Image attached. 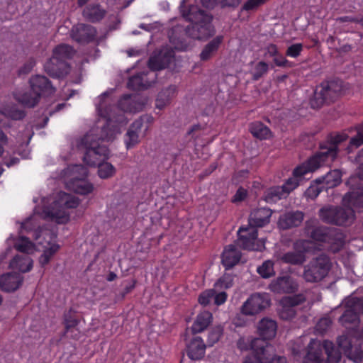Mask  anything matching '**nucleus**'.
Masks as SVG:
<instances>
[{"label": "nucleus", "instance_id": "17", "mask_svg": "<svg viewBox=\"0 0 363 363\" xmlns=\"http://www.w3.org/2000/svg\"><path fill=\"white\" fill-rule=\"evenodd\" d=\"M348 138L346 133H330L327 135L326 140L320 143L319 149L325 150L330 157L335 160L340 152L339 145L346 141Z\"/></svg>", "mask_w": 363, "mask_h": 363}, {"label": "nucleus", "instance_id": "18", "mask_svg": "<svg viewBox=\"0 0 363 363\" xmlns=\"http://www.w3.org/2000/svg\"><path fill=\"white\" fill-rule=\"evenodd\" d=\"M30 88L35 94H39L40 99L42 96L52 95L56 89L52 86L50 80L43 75L36 74L32 76L28 81Z\"/></svg>", "mask_w": 363, "mask_h": 363}, {"label": "nucleus", "instance_id": "16", "mask_svg": "<svg viewBox=\"0 0 363 363\" xmlns=\"http://www.w3.org/2000/svg\"><path fill=\"white\" fill-rule=\"evenodd\" d=\"M96 28L89 24L79 23L72 27L71 37L80 44H89L96 40Z\"/></svg>", "mask_w": 363, "mask_h": 363}, {"label": "nucleus", "instance_id": "14", "mask_svg": "<svg viewBox=\"0 0 363 363\" xmlns=\"http://www.w3.org/2000/svg\"><path fill=\"white\" fill-rule=\"evenodd\" d=\"M174 51L172 48L155 51L148 60L147 65L151 70V74L155 71H160L168 67L174 58Z\"/></svg>", "mask_w": 363, "mask_h": 363}, {"label": "nucleus", "instance_id": "10", "mask_svg": "<svg viewBox=\"0 0 363 363\" xmlns=\"http://www.w3.org/2000/svg\"><path fill=\"white\" fill-rule=\"evenodd\" d=\"M346 308L339 321L347 328L350 325H356L359 323V314H363V301L357 297L348 299L345 304Z\"/></svg>", "mask_w": 363, "mask_h": 363}, {"label": "nucleus", "instance_id": "33", "mask_svg": "<svg viewBox=\"0 0 363 363\" xmlns=\"http://www.w3.org/2000/svg\"><path fill=\"white\" fill-rule=\"evenodd\" d=\"M213 320V315L211 312L203 311L199 313L192 326L191 327L190 332L192 335H195L199 333L204 331L210 325Z\"/></svg>", "mask_w": 363, "mask_h": 363}, {"label": "nucleus", "instance_id": "54", "mask_svg": "<svg viewBox=\"0 0 363 363\" xmlns=\"http://www.w3.org/2000/svg\"><path fill=\"white\" fill-rule=\"evenodd\" d=\"M269 71V65L264 62L260 61L256 64L254 71L252 74V80L258 81L263 77Z\"/></svg>", "mask_w": 363, "mask_h": 363}, {"label": "nucleus", "instance_id": "9", "mask_svg": "<svg viewBox=\"0 0 363 363\" xmlns=\"http://www.w3.org/2000/svg\"><path fill=\"white\" fill-rule=\"evenodd\" d=\"M338 347L344 354L354 363L363 360V343L357 342L347 335H340L337 338Z\"/></svg>", "mask_w": 363, "mask_h": 363}, {"label": "nucleus", "instance_id": "42", "mask_svg": "<svg viewBox=\"0 0 363 363\" xmlns=\"http://www.w3.org/2000/svg\"><path fill=\"white\" fill-rule=\"evenodd\" d=\"M175 89L174 86H170L160 91L156 98L155 107L162 110L169 103Z\"/></svg>", "mask_w": 363, "mask_h": 363}, {"label": "nucleus", "instance_id": "53", "mask_svg": "<svg viewBox=\"0 0 363 363\" xmlns=\"http://www.w3.org/2000/svg\"><path fill=\"white\" fill-rule=\"evenodd\" d=\"M257 271L261 277L268 279L275 274L274 262L271 260L264 261L262 264L257 268Z\"/></svg>", "mask_w": 363, "mask_h": 363}, {"label": "nucleus", "instance_id": "15", "mask_svg": "<svg viewBox=\"0 0 363 363\" xmlns=\"http://www.w3.org/2000/svg\"><path fill=\"white\" fill-rule=\"evenodd\" d=\"M298 288L296 280L289 274L278 277L269 285V289L275 294H295Z\"/></svg>", "mask_w": 363, "mask_h": 363}, {"label": "nucleus", "instance_id": "34", "mask_svg": "<svg viewBox=\"0 0 363 363\" xmlns=\"http://www.w3.org/2000/svg\"><path fill=\"white\" fill-rule=\"evenodd\" d=\"M322 182L325 191L337 187L342 183V172L339 169L330 170L326 174L318 178Z\"/></svg>", "mask_w": 363, "mask_h": 363}, {"label": "nucleus", "instance_id": "41", "mask_svg": "<svg viewBox=\"0 0 363 363\" xmlns=\"http://www.w3.org/2000/svg\"><path fill=\"white\" fill-rule=\"evenodd\" d=\"M352 131H355L356 135L350 138L349 145L346 148L348 153L352 152L354 148H357L363 145V124H359L349 130V132Z\"/></svg>", "mask_w": 363, "mask_h": 363}, {"label": "nucleus", "instance_id": "8", "mask_svg": "<svg viewBox=\"0 0 363 363\" xmlns=\"http://www.w3.org/2000/svg\"><path fill=\"white\" fill-rule=\"evenodd\" d=\"M270 295L267 293H253L243 303L241 311L250 316L261 313L271 306Z\"/></svg>", "mask_w": 363, "mask_h": 363}, {"label": "nucleus", "instance_id": "47", "mask_svg": "<svg viewBox=\"0 0 363 363\" xmlns=\"http://www.w3.org/2000/svg\"><path fill=\"white\" fill-rule=\"evenodd\" d=\"M306 301V297L302 294H294L291 296H284L280 300V304L283 308H292L298 306Z\"/></svg>", "mask_w": 363, "mask_h": 363}, {"label": "nucleus", "instance_id": "60", "mask_svg": "<svg viewBox=\"0 0 363 363\" xmlns=\"http://www.w3.org/2000/svg\"><path fill=\"white\" fill-rule=\"evenodd\" d=\"M154 121V118L150 115H143L133 123V127L135 129H141L144 123H146L145 129L149 128V125Z\"/></svg>", "mask_w": 363, "mask_h": 363}, {"label": "nucleus", "instance_id": "11", "mask_svg": "<svg viewBox=\"0 0 363 363\" xmlns=\"http://www.w3.org/2000/svg\"><path fill=\"white\" fill-rule=\"evenodd\" d=\"M184 340L185 352L191 360L199 361L204 358L207 345L201 337L195 335L190 337L189 328H186L184 334Z\"/></svg>", "mask_w": 363, "mask_h": 363}, {"label": "nucleus", "instance_id": "30", "mask_svg": "<svg viewBox=\"0 0 363 363\" xmlns=\"http://www.w3.org/2000/svg\"><path fill=\"white\" fill-rule=\"evenodd\" d=\"M223 35H216L206 44L199 55L201 61L206 62L214 57L223 43Z\"/></svg>", "mask_w": 363, "mask_h": 363}, {"label": "nucleus", "instance_id": "31", "mask_svg": "<svg viewBox=\"0 0 363 363\" xmlns=\"http://www.w3.org/2000/svg\"><path fill=\"white\" fill-rule=\"evenodd\" d=\"M61 177L65 179V182L67 180L76 179H86L89 175V170L83 164H72L64 169L61 174Z\"/></svg>", "mask_w": 363, "mask_h": 363}, {"label": "nucleus", "instance_id": "32", "mask_svg": "<svg viewBox=\"0 0 363 363\" xmlns=\"http://www.w3.org/2000/svg\"><path fill=\"white\" fill-rule=\"evenodd\" d=\"M106 11L99 4H88L82 11L83 17L89 22H100L106 16Z\"/></svg>", "mask_w": 363, "mask_h": 363}, {"label": "nucleus", "instance_id": "43", "mask_svg": "<svg viewBox=\"0 0 363 363\" xmlns=\"http://www.w3.org/2000/svg\"><path fill=\"white\" fill-rule=\"evenodd\" d=\"M325 191L322 182L318 178L311 181L310 186L304 191V196L308 200H315L320 192Z\"/></svg>", "mask_w": 363, "mask_h": 363}, {"label": "nucleus", "instance_id": "13", "mask_svg": "<svg viewBox=\"0 0 363 363\" xmlns=\"http://www.w3.org/2000/svg\"><path fill=\"white\" fill-rule=\"evenodd\" d=\"M79 323V315L77 311L72 307L65 311L62 323L64 325V330L61 334V337H70L78 340L80 337V330L77 328Z\"/></svg>", "mask_w": 363, "mask_h": 363}, {"label": "nucleus", "instance_id": "4", "mask_svg": "<svg viewBox=\"0 0 363 363\" xmlns=\"http://www.w3.org/2000/svg\"><path fill=\"white\" fill-rule=\"evenodd\" d=\"M345 89L344 82L338 77L323 80L316 86L310 105L313 109H320L325 105H330L337 101Z\"/></svg>", "mask_w": 363, "mask_h": 363}, {"label": "nucleus", "instance_id": "50", "mask_svg": "<svg viewBox=\"0 0 363 363\" xmlns=\"http://www.w3.org/2000/svg\"><path fill=\"white\" fill-rule=\"evenodd\" d=\"M223 333L224 328L221 325H218L212 328L208 335V345L212 347L214 344L217 343L223 335Z\"/></svg>", "mask_w": 363, "mask_h": 363}, {"label": "nucleus", "instance_id": "25", "mask_svg": "<svg viewBox=\"0 0 363 363\" xmlns=\"http://www.w3.org/2000/svg\"><path fill=\"white\" fill-rule=\"evenodd\" d=\"M304 218V213L302 211H289L281 215L277 222L280 229L288 230L301 225Z\"/></svg>", "mask_w": 363, "mask_h": 363}, {"label": "nucleus", "instance_id": "56", "mask_svg": "<svg viewBox=\"0 0 363 363\" xmlns=\"http://www.w3.org/2000/svg\"><path fill=\"white\" fill-rule=\"evenodd\" d=\"M248 230L247 228H240L238 231V238L241 241V247L242 248L243 244L249 240L251 242H253L257 240L258 232L257 228H252L251 232H249L247 235H242L241 232H247Z\"/></svg>", "mask_w": 363, "mask_h": 363}, {"label": "nucleus", "instance_id": "49", "mask_svg": "<svg viewBox=\"0 0 363 363\" xmlns=\"http://www.w3.org/2000/svg\"><path fill=\"white\" fill-rule=\"evenodd\" d=\"M141 129H135L133 127V123L129 127L125 135L127 139L125 140V146L127 149H131L140 143L138 133Z\"/></svg>", "mask_w": 363, "mask_h": 363}, {"label": "nucleus", "instance_id": "52", "mask_svg": "<svg viewBox=\"0 0 363 363\" xmlns=\"http://www.w3.org/2000/svg\"><path fill=\"white\" fill-rule=\"evenodd\" d=\"M65 209L76 208L79 204V199L70 194L63 193V196L57 199Z\"/></svg>", "mask_w": 363, "mask_h": 363}, {"label": "nucleus", "instance_id": "24", "mask_svg": "<svg viewBox=\"0 0 363 363\" xmlns=\"http://www.w3.org/2000/svg\"><path fill=\"white\" fill-rule=\"evenodd\" d=\"M277 330V323L275 320L268 317L262 318L257 323V338L265 341H269L275 337Z\"/></svg>", "mask_w": 363, "mask_h": 363}, {"label": "nucleus", "instance_id": "23", "mask_svg": "<svg viewBox=\"0 0 363 363\" xmlns=\"http://www.w3.org/2000/svg\"><path fill=\"white\" fill-rule=\"evenodd\" d=\"M273 211L269 208H257L251 211L248 223L252 228H262L270 223Z\"/></svg>", "mask_w": 363, "mask_h": 363}, {"label": "nucleus", "instance_id": "37", "mask_svg": "<svg viewBox=\"0 0 363 363\" xmlns=\"http://www.w3.org/2000/svg\"><path fill=\"white\" fill-rule=\"evenodd\" d=\"M284 191V190L280 186H271L264 191L261 199L269 203H277L278 201L286 198Z\"/></svg>", "mask_w": 363, "mask_h": 363}, {"label": "nucleus", "instance_id": "35", "mask_svg": "<svg viewBox=\"0 0 363 363\" xmlns=\"http://www.w3.org/2000/svg\"><path fill=\"white\" fill-rule=\"evenodd\" d=\"M33 260L28 255H16L10 262L9 268L26 273L33 269Z\"/></svg>", "mask_w": 363, "mask_h": 363}, {"label": "nucleus", "instance_id": "1", "mask_svg": "<svg viewBox=\"0 0 363 363\" xmlns=\"http://www.w3.org/2000/svg\"><path fill=\"white\" fill-rule=\"evenodd\" d=\"M195 0H182L180 13L185 21L191 22L185 29L186 35L195 40L207 41L214 37L216 29L213 24V16L195 4Z\"/></svg>", "mask_w": 363, "mask_h": 363}, {"label": "nucleus", "instance_id": "45", "mask_svg": "<svg viewBox=\"0 0 363 363\" xmlns=\"http://www.w3.org/2000/svg\"><path fill=\"white\" fill-rule=\"evenodd\" d=\"M281 260L287 264H302L306 261V256L303 251L288 252L281 256Z\"/></svg>", "mask_w": 363, "mask_h": 363}, {"label": "nucleus", "instance_id": "64", "mask_svg": "<svg viewBox=\"0 0 363 363\" xmlns=\"http://www.w3.org/2000/svg\"><path fill=\"white\" fill-rule=\"evenodd\" d=\"M303 45L301 43H295L288 47L286 51V55L292 57H297L301 55Z\"/></svg>", "mask_w": 363, "mask_h": 363}, {"label": "nucleus", "instance_id": "61", "mask_svg": "<svg viewBox=\"0 0 363 363\" xmlns=\"http://www.w3.org/2000/svg\"><path fill=\"white\" fill-rule=\"evenodd\" d=\"M254 338L253 337H249L247 340L244 337H240L237 341V347L241 351L250 350L252 352Z\"/></svg>", "mask_w": 363, "mask_h": 363}, {"label": "nucleus", "instance_id": "7", "mask_svg": "<svg viewBox=\"0 0 363 363\" xmlns=\"http://www.w3.org/2000/svg\"><path fill=\"white\" fill-rule=\"evenodd\" d=\"M350 207L344 208L340 206L328 205L322 207L318 212L320 220L328 224L342 225L346 224L351 216H354V211L351 205L345 203Z\"/></svg>", "mask_w": 363, "mask_h": 363}, {"label": "nucleus", "instance_id": "57", "mask_svg": "<svg viewBox=\"0 0 363 363\" xmlns=\"http://www.w3.org/2000/svg\"><path fill=\"white\" fill-rule=\"evenodd\" d=\"M35 59L33 57H29L28 60L17 70V76L18 77H21L23 76L28 75L29 73L31 72L33 67L35 66Z\"/></svg>", "mask_w": 363, "mask_h": 363}, {"label": "nucleus", "instance_id": "63", "mask_svg": "<svg viewBox=\"0 0 363 363\" xmlns=\"http://www.w3.org/2000/svg\"><path fill=\"white\" fill-rule=\"evenodd\" d=\"M248 315L243 313L241 311L240 313H237L236 315L233 318L231 324L237 327H245L248 323V319L247 316Z\"/></svg>", "mask_w": 363, "mask_h": 363}, {"label": "nucleus", "instance_id": "36", "mask_svg": "<svg viewBox=\"0 0 363 363\" xmlns=\"http://www.w3.org/2000/svg\"><path fill=\"white\" fill-rule=\"evenodd\" d=\"M15 99L26 108H34L40 101L39 94H35L30 88L29 90L18 92L14 96Z\"/></svg>", "mask_w": 363, "mask_h": 363}, {"label": "nucleus", "instance_id": "5", "mask_svg": "<svg viewBox=\"0 0 363 363\" xmlns=\"http://www.w3.org/2000/svg\"><path fill=\"white\" fill-rule=\"evenodd\" d=\"M330 340H326L321 343L311 339L306 347V358L313 363H338L342 357V352Z\"/></svg>", "mask_w": 363, "mask_h": 363}, {"label": "nucleus", "instance_id": "6", "mask_svg": "<svg viewBox=\"0 0 363 363\" xmlns=\"http://www.w3.org/2000/svg\"><path fill=\"white\" fill-rule=\"evenodd\" d=\"M332 267L330 257L324 252L313 257L304 267L303 277L306 282L316 283L323 280Z\"/></svg>", "mask_w": 363, "mask_h": 363}, {"label": "nucleus", "instance_id": "51", "mask_svg": "<svg viewBox=\"0 0 363 363\" xmlns=\"http://www.w3.org/2000/svg\"><path fill=\"white\" fill-rule=\"evenodd\" d=\"M234 275L224 273L215 283L214 287L218 289H228L233 286Z\"/></svg>", "mask_w": 363, "mask_h": 363}, {"label": "nucleus", "instance_id": "59", "mask_svg": "<svg viewBox=\"0 0 363 363\" xmlns=\"http://www.w3.org/2000/svg\"><path fill=\"white\" fill-rule=\"evenodd\" d=\"M213 296H215V289H206L201 292L198 298V302L203 306H206L210 304L211 301L213 298Z\"/></svg>", "mask_w": 363, "mask_h": 363}, {"label": "nucleus", "instance_id": "28", "mask_svg": "<svg viewBox=\"0 0 363 363\" xmlns=\"http://www.w3.org/2000/svg\"><path fill=\"white\" fill-rule=\"evenodd\" d=\"M66 187L77 194L88 195L94 191V185L86 179H76L66 182Z\"/></svg>", "mask_w": 363, "mask_h": 363}, {"label": "nucleus", "instance_id": "39", "mask_svg": "<svg viewBox=\"0 0 363 363\" xmlns=\"http://www.w3.org/2000/svg\"><path fill=\"white\" fill-rule=\"evenodd\" d=\"M249 130L253 137L260 140L269 138L272 134L270 129L260 121L252 123Z\"/></svg>", "mask_w": 363, "mask_h": 363}, {"label": "nucleus", "instance_id": "44", "mask_svg": "<svg viewBox=\"0 0 363 363\" xmlns=\"http://www.w3.org/2000/svg\"><path fill=\"white\" fill-rule=\"evenodd\" d=\"M14 248L18 252L30 254L35 249V245L26 236H19L18 241L14 243Z\"/></svg>", "mask_w": 363, "mask_h": 363}, {"label": "nucleus", "instance_id": "58", "mask_svg": "<svg viewBox=\"0 0 363 363\" xmlns=\"http://www.w3.org/2000/svg\"><path fill=\"white\" fill-rule=\"evenodd\" d=\"M300 182L298 179H296L294 177H290L286 180L284 184L281 186L282 189L284 190V193L287 197V196L294 191L297 186H298Z\"/></svg>", "mask_w": 363, "mask_h": 363}, {"label": "nucleus", "instance_id": "2", "mask_svg": "<svg viewBox=\"0 0 363 363\" xmlns=\"http://www.w3.org/2000/svg\"><path fill=\"white\" fill-rule=\"evenodd\" d=\"M94 136L84 135L77 142V149L83 153L82 161L89 167H98L97 174L102 179L113 177L116 169L107 160L110 157L108 147L103 142L94 140Z\"/></svg>", "mask_w": 363, "mask_h": 363}, {"label": "nucleus", "instance_id": "19", "mask_svg": "<svg viewBox=\"0 0 363 363\" xmlns=\"http://www.w3.org/2000/svg\"><path fill=\"white\" fill-rule=\"evenodd\" d=\"M44 69L50 77L60 79L69 73L71 67L69 62L51 57L45 63Z\"/></svg>", "mask_w": 363, "mask_h": 363}, {"label": "nucleus", "instance_id": "38", "mask_svg": "<svg viewBox=\"0 0 363 363\" xmlns=\"http://www.w3.org/2000/svg\"><path fill=\"white\" fill-rule=\"evenodd\" d=\"M75 52L73 47L62 43L55 47L52 50V57H55L61 61L67 62V60H71L74 57Z\"/></svg>", "mask_w": 363, "mask_h": 363}, {"label": "nucleus", "instance_id": "62", "mask_svg": "<svg viewBox=\"0 0 363 363\" xmlns=\"http://www.w3.org/2000/svg\"><path fill=\"white\" fill-rule=\"evenodd\" d=\"M264 242L263 240H256L253 242L247 240L242 246L243 250L252 251H262L264 249Z\"/></svg>", "mask_w": 363, "mask_h": 363}, {"label": "nucleus", "instance_id": "22", "mask_svg": "<svg viewBox=\"0 0 363 363\" xmlns=\"http://www.w3.org/2000/svg\"><path fill=\"white\" fill-rule=\"evenodd\" d=\"M23 283V277L18 272H11L0 276V289L4 292H14Z\"/></svg>", "mask_w": 363, "mask_h": 363}, {"label": "nucleus", "instance_id": "27", "mask_svg": "<svg viewBox=\"0 0 363 363\" xmlns=\"http://www.w3.org/2000/svg\"><path fill=\"white\" fill-rule=\"evenodd\" d=\"M46 214L57 224H67L70 220L69 213L66 211L65 208L62 207L58 200L54 201L50 204Z\"/></svg>", "mask_w": 363, "mask_h": 363}, {"label": "nucleus", "instance_id": "21", "mask_svg": "<svg viewBox=\"0 0 363 363\" xmlns=\"http://www.w3.org/2000/svg\"><path fill=\"white\" fill-rule=\"evenodd\" d=\"M150 74L141 72L130 77L127 82V87L133 91H143L149 89L157 79L156 73H153V77L151 78L148 77Z\"/></svg>", "mask_w": 363, "mask_h": 363}, {"label": "nucleus", "instance_id": "12", "mask_svg": "<svg viewBox=\"0 0 363 363\" xmlns=\"http://www.w3.org/2000/svg\"><path fill=\"white\" fill-rule=\"evenodd\" d=\"M252 352L248 354L259 363H268L277 354L276 348L269 341L254 338Z\"/></svg>", "mask_w": 363, "mask_h": 363}, {"label": "nucleus", "instance_id": "20", "mask_svg": "<svg viewBox=\"0 0 363 363\" xmlns=\"http://www.w3.org/2000/svg\"><path fill=\"white\" fill-rule=\"evenodd\" d=\"M318 224V221L315 218L306 220L304 226L305 235L314 241L325 242L331 228L320 226Z\"/></svg>", "mask_w": 363, "mask_h": 363}, {"label": "nucleus", "instance_id": "48", "mask_svg": "<svg viewBox=\"0 0 363 363\" xmlns=\"http://www.w3.org/2000/svg\"><path fill=\"white\" fill-rule=\"evenodd\" d=\"M241 257L240 254H233L232 252H223L221 255V263L226 270L236 265Z\"/></svg>", "mask_w": 363, "mask_h": 363}, {"label": "nucleus", "instance_id": "46", "mask_svg": "<svg viewBox=\"0 0 363 363\" xmlns=\"http://www.w3.org/2000/svg\"><path fill=\"white\" fill-rule=\"evenodd\" d=\"M60 246L58 244L53 243L50 247L45 248L43 254L39 257V263L40 267L44 268L49 264L52 257L58 252Z\"/></svg>", "mask_w": 363, "mask_h": 363}, {"label": "nucleus", "instance_id": "26", "mask_svg": "<svg viewBox=\"0 0 363 363\" xmlns=\"http://www.w3.org/2000/svg\"><path fill=\"white\" fill-rule=\"evenodd\" d=\"M334 161L325 150L319 149V151L310 157L304 164L306 165L308 170L314 172L321 166L330 165Z\"/></svg>", "mask_w": 363, "mask_h": 363}, {"label": "nucleus", "instance_id": "29", "mask_svg": "<svg viewBox=\"0 0 363 363\" xmlns=\"http://www.w3.org/2000/svg\"><path fill=\"white\" fill-rule=\"evenodd\" d=\"M328 238L325 242L328 243V250L334 254L339 252L345 244V236L340 230L333 228L330 229Z\"/></svg>", "mask_w": 363, "mask_h": 363}, {"label": "nucleus", "instance_id": "55", "mask_svg": "<svg viewBox=\"0 0 363 363\" xmlns=\"http://www.w3.org/2000/svg\"><path fill=\"white\" fill-rule=\"evenodd\" d=\"M268 0H247L240 8V12L251 13L256 11L260 6L265 4Z\"/></svg>", "mask_w": 363, "mask_h": 363}, {"label": "nucleus", "instance_id": "40", "mask_svg": "<svg viewBox=\"0 0 363 363\" xmlns=\"http://www.w3.org/2000/svg\"><path fill=\"white\" fill-rule=\"evenodd\" d=\"M342 201L353 207H363V186L356 190L347 192Z\"/></svg>", "mask_w": 363, "mask_h": 363}, {"label": "nucleus", "instance_id": "3", "mask_svg": "<svg viewBox=\"0 0 363 363\" xmlns=\"http://www.w3.org/2000/svg\"><path fill=\"white\" fill-rule=\"evenodd\" d=\"M130 96L123 94L118 101V106H106L104 111L100 110V115L106 119V123L101 127L91 128L84 135L94 136V140L100 142H112L116 135L121 133V127L127 123L124 111L128 109L123 106L125 101H129Z\"/></svg>", "mask_w": 363, "mask_h": 363}]
</instances>
